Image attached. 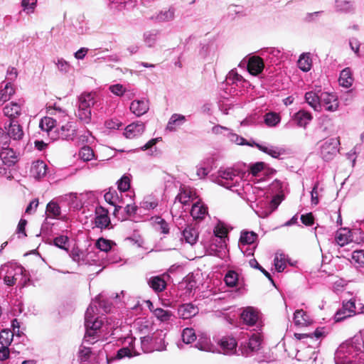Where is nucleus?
Wrapping results in <instances>:
<instances>
[{"label": "nucleus", "mask_w": 364, "mask_h": 364, "mask_svg": "<svg viewBox=\"0 0 364 364\" xmlns=\"http://www.w3.org/2000/svg\"><path fill=\"white\" fill-rule=\"evenodd\" d=\"M213 181L239 196H242L244 193L250 190L253 193H263L262 191H259L257 188H253L244 181L240 172L232 168H220Z\"/></svg>", "instance_id": "1"}, {"label": "nucleus", "mask_w": 364, "mask_h": 364, "mask_svg": "<svg viewBox=\"0 0 364 364\" xmlns=\"http://www.w3.org/2000/svg\"><path fill=\"white\" fill-rule=\"evenodd\" d=\"M363 342L354 337L341 343L334 355L335 364H358L356 357L363 351Z\"/></svg>", "instance_id": "2"}, {"label": "nucleus", "mask_w": 364, "mask_h": 364, "mask_svg": "<svg viewBox=\"0 0 364 364\" xmlns=\"http://www.w3.org/2000/svg\"><path fill=\"white\" fill-rule=\"evenodd\" d=\"M93 304H90L85 315V326L86 328L85 335L84 336V343H95L98 341L97 331L102 326V321L98 318H95Z\"/></svg>", "instance_id": "3"}, {"label": "nucleus", "mask_w": 364, "mask_h": 364, "mask_svg": "<svg viewBox=\"0 0 364 364\" xmlns=\"http://www.w3.org/2000/svg\"><path fill=\"white\" fill-rule=\"evenodd\" d=\"M23 136L22 127L15 120L5 123L4 129L0 127V144L9 146L11 140L18 141Z\"/></svg>", "instance_id": "4"}, {"label": "nucleus", "mask_w": 364, "mask_h": 364, "mask_svg": "<svg viewBox=\"0 0 364 364\" xmlns=\"http://www.w3.org/2000/svg\"><path fill=\"white\" fill-rule=\"evenodd\" d=\"M339 138H330L322 142L319 146V154L326 161L332 160L339 152Z\"/></svg>", "instance_id": "5"}, {"label": "nucleus", "mask_w": 364, "mask_h": 364, "mask_svg": "<svg viewBox=\"0 0 364 364\" xmlns=\"http://www.w3.org/2000/svg\"><path fill=\"white\" fill-rule=\"evenodd\" d=\"M240 318L242 322L247 326L257 327L262 326L259 312L252 306L245 308L240 314Z\"/></svg>", "instance_id": "6"}, {"label": "nucleus", "mask_w": 364, "mask_h": 364, "mask_svg": "<svg viewBox=\"0 0 364 364\" xmlns=\"http://www.w3.org/2000/svg\"><path fill=\"white\" fill-rule=\"evenodd\" d=\"M320 111L324 109L328 112H335L338 108V97L334 93L320 92Z\"/></svg>", "instance_id": "7"}, {"label": "nucleus", "mask_w": 364, "mask_h": 364, "mask_svg": "<svg viewBox=\"0 0 364 364\" xmlns=\"http://www.w3.org/2000/svg\"><path fill=\"white\" fill-rule=\"evenodd\" d=\"M135 342V338L131 336H127L122 338V343L127 346H124L119 350H117V355L112 359H122L124 358L128 357L131 358L132 356L139 355L133 346L134 343Z\"/></svg>", "instance_id": "8"}, {"label": "nucleus", "mask_w": 364, "mask_h": 364, "mask_svg": "<svg viewBox=\"0 0 364 364\" xmlns=\"http://www.w3.org/2000/svg\"><path fill=\"white\" fill-rule=\"evenodd\" d=\"M24 271V268L21 265L9 266L4 278L5 284L10 287L14 286L18 280L22 279Z\"/></svg>", "instance_id": "9"}, {"label": "nucleus", "mask_w": 364, "mask_h": 364, "mask_svg": "<svg viewBox=\"0 0 364 364\" xmlns=\"http://www.w3.org/2000/svg\"><path fill=\"white\" fill-rule=\"evenodd\" d=\"M355 314V304L353 300L343 301L342 307L335 314V321L340 322Z\"/></svg>", "instance_id": "10"}, {"label": "nucleus", "mask_w": 364, "mask_h": 364, "mask_svg": "<svg viewBox=\"0 0 364 364\" xmlns=\"http://www.w3.org/2000/svg\"><path fill=\"white\" fill-rule=\"evenodd\" d=\"M90 344L82 341L78 352L80 364H100L95 355L92 353L89 347Z\"/></svg>", "instance_id": "11"}, {"label": "nucleus", "mask_w": 364, "mask_h": 364, "mask_svg": "<svg viewBox=\"0 0 364 364\" xmlns=\"http://www.w3.org/2000/svg\"><path fill=\"white\" fill-rule=\"evenodd\" d=\"M92 255L93 253L87 252L75 246L69 252L70 257L79 265L90 264V259L92 257Z\"/></svg>", "instance_id": "12"}, {"label": "nucleus", "mask_w": 364, "mask_h": 364, "mask_svg": "<svg viewBox=\"0 0 364 364\" xmlns=\"http://www.w3.org/2000/svg\"><path fill=\"white\" fill-rule=\"evenodd\" d=\"M261 341L262 339L259 335L253 333L249 338L247 343L244 344V346L242 344L241 345L240 350L242 355L247 357L251 353L258 350L261 345Z\"/></svg>", "instance_id": "13"}, {"label": "nucleus", "mask_w": 364, "mask_h": 364, "mask_svg": "<svg viewBox=\"0 0 364 364\" xmlns=\"http://www.w3.org/2000/svg\"><path fill=\"white\" fill-rule=\"evenodd\" d=\"M145 131V124L141 122H133L126 127L124 136L127 139L140 136Z\"/></svg>", "instance_id": "14"}, {"label": "nucleus", "mask_w": 364, "mask_h": 364, "mask_svg": "<svg viewBox=\"0 0 364 364\" xmlns=\"http://www.w3.org/2000/svg\"><path fill=\"white\" fill-rule=\"evenodd\" d=\"M110 219L108 216V211L104 208L99 206L95 209V224L98 228L103 229L109 226Z\"/></svg>", "instance_id": "15"}, {"label": "nucleus", "mask_w": 364, "mask_h": 364, "mask_svg": "<svg viewBox=\"0 0 364 364\" xmlns=\"http://www.w3.org/2000/svg\"><path fill=\"white\" fill-rule=\"evenodd\" d=\"M191 215L193 220H202L208 215V208L200 200H198L192 205Z\"/></svg>", "instance_id": "16"}, {"label": "nucleus", "mask_w": 364, "mask_h": 364, "mask_svg": "<svg viewBox=\"0 0 364 364\" xmlns=\"http://www.w3.org/2000/svg\"><path fill=\"white\" fill-rule=\"evenodd\" d=\"M149 109V102L146 99L134 100L130 105V110L137 117L146 114Z\"/></svg>", "instance_id": "17"}, {"label": "nucleus", "mask_w": 364, "mask_h": 364, "mask_svg": "<svg viewBox=\"0 0 364 364\" xmlns=\"http://www.w3.org/2000/svg\"><path fill=\"white\" fill-rule=\"evenodd\" d=\"M195 199H196V193L188 187H181L179 190V193L176 197V200H178V202L183 205H188L190 202H193Z\"/></svg>", "instance_id": "18"}, {"label": "nucleus", "mask_w": 364, "mask_h": 364, "mask_svg": "<svg viewBox=\"0 0 364 364\" xmlns=\"http://www.w3.org/2000/svg\"><path fill=\"white\" fill-rule=\"evenodd\" d=\"M218 345L223 350L224 354H233L236 352L237 343L232 337L224 336L220 339Z\"/></svg>", "instance_id": "19"}, {"label": "nucleus", "mask_w": 364, "mask_h": 364, "mask_svg": "<svg viewBox=\"0 0 364 364\" xmlns=\"http://www.w3.org/2000/svg\"><path fill=\"white\" fill-rule=\"evenodd\" d=\"M22 103L11 102L4 107V114L10 118V120L18 117L21 114Z\"/></svg>", "instance_id": "20"}, {"label": "nucleus", "mask_w": 364, "mask_h": 364, "mask_svg": "<svg viewBox=\"0 0 364 364\" xmlns=\"http://www.w3.org/2000/svg\"><path fill=\"white\" fill-rule=\"evenodd\" d=\"M183 237L182 239L186 241V242L190 244L191 245H195L199 237V232L198 229L193 225H187L186 228L182 232Z\"/></svg>", "instance_id": "21"}, {"label": "nucleus", "mask_w": 364, "mask_h": 364, "mask_svg": "<svg viewBox=\"0 0 364 364\" xmlns=\"http://www.w3.org/2000/svg\"><path fill=\"white\" fill-rule=\"evenodd\" d=\"M198 313V308L191 303L183 304L178 309V314L180 318L188 319Z\"/></svg>", "instance_id": "22"}, {"label": "nucleus", "mask_w": 364, "mask_h": 364, "mask_svg": "<svg viewBox=\"0 0 364 364\" xmlns=\"http://www.w3.org/2000/svg\"><path fill=\"white\" fill-rule=\"evenodd\" d=\"M0 159L9 164L12 168L17 162V156L12 149L9 146H3L0 152Z\"/></svg>", "instance_id": "23"}, {"label": "nucleus", "mask_w": 364, "mask_h": 364, "mask_svg": "<svg viewBox=\"0 0 364 364\" xmlns=\"http://www.w3.org/2000/svg\"><path fill=\"white\" fill-rule=\"evenodd\" d=\"M354 82L352 70L347 67L343 69L339 75L338 83L339 85L345 87L350 88Z\"/></svg>", "instance_id": "24"}, {"label": "nucleus", "mask_w": 364, "mask_h": 364, "mask_svg": "<svg viewBox=\"0 0 364 364\" xmlns=\"http://www.w3.org/2000/svg\"><path fill=\"white\" fill-rule=\"evenodd\" d=\"M264 69V62L262 59L257 56L252 57L247 63V70L253 75H257L262 73Z\"/></svg>", "instance_id": "25"}, {"label": "nucleus", "mask_w": 364, "mask_h": 364, "mask_svg": "<svg viewBox=\"0 0 364 364\" xmlns=\"http://www.w3.org/2000/svg\"><path fill=\"white\" fill-rule=\"evenodd\" d=\"M293 119L298 127L306 129L307 125L312 120L313 117L310 112L301 109L294 114Z\"/></svg>", "instance_id": "26"}, {"label": "nucleus", "mask_w": 364, "mask_h": 364, "mask_svg": "<svg viewBox=\"0 0 364 364\" xmlns=\"http://www.w3.org/2000/svg\"><path fill=\"white\" fill-rule=\"evenodd\" d=\"M96 94L95 92H85L78 97V108H91L95 103Z\"/></svg>", "instance_id": "27"}, {"label": "nucleus", "mask_w": 364, "mask_h": 364, "mask_svg": "<svg viewBox=\"0 0 364 364\" xmlns=\"http://www.w3.org/2000/svg\"><path fill=\"white\" fill-rule=\"evenodd\" d=\"M168 274H164L163 276H155L151 277L149 281L148 284L149 287L154 290L156 292H161L166 289V282L164 279V277H168Z\"/></svg>", "instance_id": "28"}, {"label": "nucleus", "mask_w": 364, "mask_h": 364, "mask_svg": "<svg viewBox=\"0 0 364 364\" xmlns=\"http://www.w3.org/2000/svg\"><path fill=\"white\" fill-rule=\"evenodd\" d=\"M47 173V165L43 161H34L31 168V176L36 178L41 179L46 176Z\"/></svg>", "instance_id": "29"}, {"label": "nucleus", "mask_w": 364, "mask_h": 364, "mask_svg": "<svg viewBox=\"0 0 364 364\" xmlns=\"http://www.w3.org/2000/svg\"><path fill=\"white\" fill-rule=\"evenodd\" d=\"M255 145L262 151L270 155L272 157L277 159L285 153L283 148L266 144H259L255 143Z\"/></svg>", "instance_id": "30"}, {"label": "nucleus", "mask_w": 364, "mask_h": 364, "mask_svg": "<svg viewBox=\"0 0 364 364\" xmlns=\"http://www.w3.org/2000/svg\"><path fill=\"white\" fill-rule=\"evenodd\" d=\"M294 322L297 326L304 327L312 322L310 316L302 309L296 310L294 314Z\"/></svg>", "instance_id": "31"}, {"label": "nucleus", "mask_w": 364, "mask_h": 364, "mask_svg": "<svg viewBox=\"0 0 364 364\" xmlns=\"http://www.w3.org/2000/svg\"><path fill=\"white\" fill-rule=\"evenodd\" d=\"M143 37L146 46L152 48L155 46L160 38V31L157 29L147 31L144 32Z\"/></svg>", "instance_id": "32"}, {"label": "nucleus", "mask_w": 364, "mask_h": 364, "mask_svg": "<svg viewBox=\"0 0 364 364\" xmlns=\"http://www.w3.org/2000/svg\"><path fill=\"white\" fill-rule=\"evenodd\" d=\"M105 200L109 204L114 206V211H118L120 208H122V205H120L121 200H119V197L116 190L109 189L105 196Z\"/></svg>", "instance_id": "33"}, {"label": "nucleus", "mask_w": 364, "mask_h": 364, "mask_svg": "<svg viewBox=\"0 0 364 364\" xmlns=\"http://www.w3.org/2000/svg\"><path fill=\"white\" fill-rule=\"evenodd\" d=\"M320 92H315L314 91L307 92L305 94V101L315 111H320Z\"/></svg>", "instance_id": "34"}, {"label": "nucleus", "mask_w": 364, "mask_h": 364, "mask_svg": "<svg viewBox=\"0 0 364 364\" xmlns=\"http://www.w3.org/2000/svg\"><path fill=\"white\" fill-rule=\"evenodd\" d=\"M335 240L341 247L348 244L352 240L350 238V230L346 228L338 230L336 233Z\"/></svg>", "instance_id": "35"}, {"label": "nucleus", "mask_w": 364, "mask_h": 364, "mask_svg": "<svg viewBox=\"0 0 364 364\" xmlns=\"http://www.w3.org/2000/svg\"><path fill=\"white\" fill-rule=\"evenodd\" d=\"M59 136L65 140H73L76 134V130L72 123H67L63 125L58 130Z\"/></svg>", "instance_id": "36"}, {"label": "nucleus", "mask_w": 364, "mask_h": 364, "mask_svg": "<svg viewBox=\"0 0 364 364\" xmlns=\"http://www.w3.org/2000/svg\"><path fill=\"white\" fill-rule=\"evenodd\" d=\"M186 121L185 116L179 114H173L166 126V129L170 132L176 131L178 127L181 126Z\"/></svg>", "instance_id": "37"}, {"label": "nucleus", "mask_w": 364, "mask_h": 364, "mask_svg": "<svg viewBox=\"0 0 364 364\" xmlns=\"http://www.w3.org/2000/svg\"><path fill=\"white\" fill-rule=\"evenodd\" d=\"M298 67L303 72H309L312 66V60L310 53H302L297 61Z\"/></svg>", "instance_id": "38"}, {"label": "nucleus", "mask_w": 364, "mask_h": 364, "mask_svg": "<svg viewBox=\"0 0 364 364\" xmlns=\"http://www.w3.org/2000/svg\"><path fill=\"white\" fill-rule=\"evenodd\" d=\"M102 297L103 296L102 294H99L91 302V304L94 303L93 304L94 311L98 310L97 309V306H98L100 309H102L103 312H105V313L110 312L111 308H112L111 304L109 302H108L107 301H105Z\"/></svg>", "instance_id": "39"}, {"label": "nucleus", "mask_w": 364, "mask_h": 364, "mask_svg": "<svg viewBox=\"0 0 364 364\" xmlns=\"http://www.w3.org/2000/svg\"><path fill=\"white\" fill-rule=\"evenodd\" d=\"M257 237V234L253 231L242 230L240 233V244L253 245Z\"/></svg>", "instance_id": "40"}, {"label": "nucleus", "mask_w": 364, "mask_h": 364, "mask_svg": "<svg viewBox=\"0 0 364 364\" xmlns=\"http://www.w3.org/2000/svg\"><path fill=\"white\" fill-rule=\"evenodd\" d=\"M335 7L337 11L350 13L354 11L353 3L346 0H336Z\"/></svg>", "instance_id": "41"}, {"label": "nucleus", "mask_w": 364, "mask_h": 364, "mask_svg": "<svg viewBox=\"0 0 364 364\" xmlns=\"http://www.w3.org/2000/svg\"><path fill=\"white\" fill-rule=\"evenodd\" d=\"M350 262L356 268L364 267V250H354L351 254Z\"/></svg>", "instance_id": "42"}, {"label": "nucleus", "mask_w": 364, "mask_h": 364, "mask_svg": "<svg viewBox=\"0 0 364 364\" xmlns=\"http://www.w3.org/2000/svg\"><path fill=\"white\" fill-rule=\"evenodd\" d=\"M213 233L216 237H218L220 240V247H222L225 243L228 235L227 228L223 223H218L213 229Z\"/></svg>", "instance_id": "43"}, {"label": "nucleus", "mask_w": 364, "mask_h": 364, "mask_svg": "<svg viewBox=\"0 0 364 364\" xmlns=\"http://www.w3.org/2000/svg\"><path fill=\"white\" fill-rule=\"evenodd\" d=\"M58 71L63 74L68 73L70 71L73 70L72 65L63 59V58H58L56 60L53 61Z\"/></svg>", "instance_id": "44"}, {"label": "nucleus", "mask_w": 364, "mask_h": 364, "mask_svg": "<svg viewBox=\"0 0 364 364\" xmlns=\"http://www.w3.org/2000/svg\"><path fill=\"white\" fill-rule=\"evenodd\" d=\"M56 120L50 117H44L39 123V127L43 132L48 133L55 127Z\"/></svg>", "instance_id": "45"}, {"label": "nucleus", "mask_w": 364, "mask_h": 364, "mask_svg": "<svg viewBox=\"0 0 364 364\" xmlns=\"http://www.w3.org/2000/svg\"><path fill=\"white\" fill-rule=\"evenodd\" d=\"M238 279L239 275L234 270H228L224 277V282L229 287H235L237 284Z\"/></svg>", "instance_id": "46"}, {"label": "nucleus", "mask_w": 364, "mask_h": 364, "mask_svg": "<svg viewBox=\"0 0 364 364\" xmlns=\"http://www.w3.org/2000/svg\"><path fill=\"white\" fill-rule=\"evenodd\" d=\"M154 315L162 322H166L171 320L173 316V314L171 311L168 310H164L161 308H156L153 310Z\"/></svg>", "instance_id": "47"}, {"label": "nucleus", "mask_w": 364, "mask_h": 364, "mask_svg": "<svg viewBox=\"0 0 364 364\" xmlns=\"http://www.w3.org/2000/svg\"><path fill=\"white\" fill-rule=\"evenodd\" d=\"M174 18V10L169 9L166 11H160L155 17L154 19L159 22H166L173 20Z\"/></svg>", "instance_id": "48"}, {"label": "nucleus", "mask_w": 364, "mask_h": 364, "mask_svg": "<svg viewBox=\"0 0 364 364\" xmlns=\"http://www.w3.org/2000/svg\"><path fill=\"white\" fill-rule=\"evenodd\" d=\"M261 55L273 60L275 58L279 60L282 56V51L276 48H267L261 50Z\"/></svg>", "instance_id": "49"}, {"label": "nucleus", "mask_w": 364, "mask_h": 364, "mask_svg": "<svg viewBox=\"0 0 364 364\" xmlns=\"http://www.w3.org/2000/svg\"><path fill=\"white\" fill-rule=\"evenodd\" d=\"M152 351L153 350H158V351H162L164 350L166 348V344L164 341V335L161 333L158 336H155L152 337Z\"/></svg>", "instance_id": "50"}, {"label": "nucleus", "mask_w": 364, "mask_h": 364, "mask_svg": "<svg viewBox=\"0 0 364 364\" xmlns=\"http://www.w3.org/2000/svg\"><path fill=\"white\" fill-rule=\"evenodd\" d=\"M76 116L84 124H89L92 119L91 108L77 109Z\"/></svg>", "instance_id": "51"}, {"label": "nucleus", "mask_w": 364, "mask_h": 364, "mask_svg": "<svg viewBox=\"0 0 364 364\" xmlns=\"http://www.w3.org/2000/svg\"><path fill=\"white\" fill-rule=\"evenodd\" d=\"M274 264L278 272H283L287 267L286 255L284 254H277L274 259Z\"/></svg>", "instance_id": "52"}, {"label": "nucleus", "mask_w": 364, "mask_h": 364, "mask_svg": "<svg viewBox=\"0 0 364 364\" xmlns=\"http://www.w3.org/2000/svg\"><path fill=\"white\" fill-rule=\"evenodd\" d=\"M154 224L157 230L163 234L169 233V225L168 223L162 218L156 217L154 220Z\"/></svg>", "instance_id": "53"}, {"label": "nucleus", "mask_w": 364, "mask_h": 364, "mask_svg": "<svg viewBox=\"0 0 364 364\" xmlns=\"http://www.w3.org/2000/svg\"><path fill=\"white\" fill-rule=\"evenodd\" d=\"M279 115L275 112H269L264 115V123L268 127H275L280 122Z\"/></svg>", "instance_id": "54"}, {"label": "nucleus", "mask_w": 364, "mask_h": 364, "mask_svg": "<svg viewBox=\"0 0 364 364\" xmlns=\"http://www.w3.org/2000/svg\"><path fill=\"white\" fill-rule=\"evenodd\" d=\"M46 213L51 218H57L60 215V208L57 203L50 201L46 206Z\"/></svg>", "instance_id": "55"}, {"label": "nucleus", "mask_w": 364, "mask_h": 364, "mask_svg": "<svg viewBox=\"0 0 364 364\" xmlns=\"http://www.w3.org/2000/svg\"><path fill=\"white\" fill-rule=\"evenodd\" d=\"M181 337L183 342L186 344L191 343L196 339L195 331L191 328L183 329Z\"/></svg>", "instance_id": "56"}, {"label": "nucleus", "mask_w": 364, "mask_h": 364, "mask_svg": "<svg viewBox=\"0 0 364 364\" xmlns=\"http://www.w3.org/2000/svg\"><path fill=\"white\" fill-rule=\"evenodd\" d=\"M37 0H22L21 5L27 14H33L37 6Z\"/></svg>", "instance_id": "57"}, {"label": "nucleus", "mask_w": 364, "mask_h": 364, "mask_svg": "<svg viewBox=\"0 0 364 364\" xmlns=\"http://www.w3.org/2000/svg\"><path fill=\"white\" fill-rule=\"evenodd\" d=\"M158 205L156 199L153 198L151 196L145 197L141 203V206L145 210H153Z\"/></svg>", "instance_id": "58"}, {"label": "nucleus", "mask_w": 364, "mask_h": 364, "mask_svg": "<svg viewBox=\"0 0 364 364\" xmlns=\"http://www.w3.org/2000/svg\"><path fill=\"white\" fill-rule=\"evenodd\" d=\"M79 155L80 158L85 161H90L95 156L93 150L87 146H85L81 148Z\"/></svg>", "instance_id": "59"}, {"label": "nucleus", "mask_w": 364, "mask_h": 364, "mask_svg": "<svg viewBox=\"0 0 364 364\" xmlns=\"http://www.w3.org/2000/svg\"><path fill=\"white\" fill-rule=\"evenodd\" d=\"M227 138L231 142L235 143L236 144L238 145L249 144L248 143L246 142V140L243 137L237 135L235 133H233L230 129H228V132L227 133Z\"/></svg>", "instance_id": "60"}, {"label": "nucleus", "mask_w": 364, "mask_h": 364, "mask_svg": "<svg viewBox=\"0 0 364 364\" xmlns=\"http://www.w3.org/2000/svg\"><path fill=\"white\" fill-rule=\"evenodd\" d=\"M12 169L11 166H9V164L0 159V176H4L8 179L12 178Z\"/></svg>", "instance_id": "61"}, {"label": "nucleus", "mask_w": 364, "mask_h": 364, "mask_svg": "<svg viewBox=\"0 0 364 364\" xmlns=\"http://www.w3.org/2000/svg\"><path fill=\"white\" fill-rule=\"evenodd\" d=\"M13 340V333L6 330H3L0 333V343L3 346H9Z\"/></svg>", "instance_id": "62"}, {"label": "nucleus", "mask_w": 364, "mask_h": 364, "mask_svg": "<svg viewBox=\"0 0 364 364\" xmlns=\"http://www.w3.org/2000/svg\"><path fill=\"white\" fill-rule=\"evenodd\" d=\"M152 337L144 336L141 338V346L143 352L149 353L152 351Z\"/></svg>", "instance_id": "63"}, {"label": "nucleus", "mask_w": 364, "mask_h": 364, "mask_svg": "<svg viewBox=\"0 0 364 364\" xmlns=\"http://www.w3.org/2000/svg\"><path fill=\"white\" fill-rule=\"evenodd\" d=\"M118 189L121 192H126L130 188V179L127 176H123L117 182Z\"/></svg>", "instance_id": "64"}]
</instances>
